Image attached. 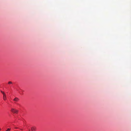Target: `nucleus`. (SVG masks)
<instances>
[{"label": "nucleus", "mask_w": 131, "mask_h": 131, "mask_svg": "<svg viewBox=\"0 0 131 131\" xmlns=\"http://www.w3.org/2000/svg\"><path fill=\"white\" fill-rule=\"evenodd\" d=\"M11 111L14 113H17L18 112V111L13 108H12Z\"/></svg>", "instance_id": "nucleus-1"}, {"label": "nucleus", "mask_w": 131, "mask_h": 131, "mask_svg": "<svg viewBox=\"0 0 131 131\" xmlns=\"http://www.w3.org/2000/svg\"><path fill=\"white\" fill-rule=\"evenodd\" d=\"M17 128H17V127H16V128H16V129H17Z\"/></svg>", "instance_id": "nucleus-8"}, {"label": "nucleus", "mask_w": 131, "mask_h": 131, "mask_svg": "<svg viewBox=\"0 0 131 131\" xmlns=\"http://www.w3.org/2000/svg\"><path fill=\"white\" fill-rule=\"evenodd\" d=\"M10 130V128H8L7 130H6L7 131H9Z\"/></svg>", "instance_id": "nucleus-6"}, {"label": "nucleus", "mask_w": 131, "mask_h": 131, "mask_svg": "<svg viewBox=\"0 0 131 131\" xmlns=\"http://www.w3.org/2000/svg\"><path fill=\"white\" fill-rule=\"evenodd\" d=\"M20 129L21 130H22V129Z\"/></svg>", "instance_id": "nucleus-10"}, {"label": "nucleus", "mask_w": 131, "mask_h": 131, "mask_svg": "<svg viewBox=\"0 0 131 131\" xmlns=\"http://www.w3.org/2000/svg\"><path fill=\"white\" fill-rule=\"evenodd\" d=\"M18 100L19 99L17 97H16L14 99V101L16 102L18 101Z\"/></svg>", "instance_id": "nucleus-4"}, {"label": "nucleus", "mask_w": 131, "mask_h": 131, "mask_svg": "<svg viewBox=\"0 0 131 131\" xmlns=\"http://www.w3.org/2000/svg\"><path fill=\"white\" fill-rule=\"evenodd\" d=\"M6 131H7L6 130Z\"/></svg>", "instance_id": "nucleus-12"}, {"label": "nucleus", "mask_w": 131, "mask_h": 131, "mask_svg": "<svg viewBox=\"0 0 131 131\" xmlns=\"http://www.w3.org/2000/svg\"><path fill=\"white\" fill-rule=\"evenodd\" d=\"M29 131H30V130L29 129Z\"/></svg>", "instance_id": "nucleus-9"}, {"label": "nucleus", "mask_w": 131, "mask_h": 131, "mask_svg": "<svg viewBox=\"0 0 131 131\" xmlns=\"http://www.w3.org/2000/svg\"><path fill=\"white\" fill-rule=\"evenodd\" d=\"M8 84H12V83L11 81H9L8 82Z\"/></svg>", "instance_id": "nucleus-5"}, {"label": "nucleus", "mask_w": 131, "mask_h": 131, "mask_svg": "<svg viewBox=\"0 0 131 131\" xmlns=\"http://www.w3.org/2000/svg\"><path fill=\"white\" fill-rule=\"evenodd\" d=\"M1 130V129L0 128V130Z\"/></svg>", "instance_id": "nucleus-11"}, {"label": "nucleus", "mask_w": 131, "mask_h": 131, "mask_svg": "<svg viewBox=\"0 0 131 131\" xmlns=\"http://www.w3.org/2000/svg\"><path fill=\"white\" fill-rule=\"evenodd\" d=\"M1 92L3 94V95H4V94H5V93H4V92L2 91H1Z\"/></svg>", "instance_id": "nucleus-7"}, {"label": "nucleus", "mask_w": 131, "mask_h": 131, "mask_svg": "<svg viewBox=\"0 0 131 131\" xmlns=\"http://www.w3.org/2000/svg\"><path fill=\"white\" fill-rule=\"evenodd\" d=\"M36 127H32L31 128V130L32 131H34L36 130Z\"/></svg>", "instance_id": "nucleus-2"}, {"label": "nucleus", "mask_w": 131, "mask_h": 131, "mask_svg": "<svg viewBox=\"0 0 131 131\" xmlns=\"http://www.w3.org/2000/svg\"><path fill=\"white\" fill-rule=\"evenodd\" d=\"M3 95V99L4 100H6V96L5 94H4Z\"/></svg>", "instance_id": "nucleus-3"}]
</instances>
